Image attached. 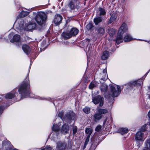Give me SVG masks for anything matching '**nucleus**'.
Returning a JSON list of instances; mask_svg holds the SVG:
<instances>
[{
    "label": "nucleus",
    "mask_w": 150,
    "mask_h": 150,
    "mask_svg": "<svg viewBox=\"0 0 150 150\" xmlns=\"http://www.w3.org/2000/svg\"><path fill=\"white\" fill-rule=\"evenodd\" d=\"M18 91L23 97H27L29 96L31 92L28 75H27L25 80L21 83L18 88Z\"/></svg>",
    "instance_id": "obj_1"
},
{
    "label": "nucleus",
    "mask_w": 150,
    "mask_h": 150,
    "mask_svg": "<svg viewBox=\"0 0 150 150\" xmlns=\"http://www.w3.org/2000/svg\"><path fill=\"white\" fill-rule=\"evenodd\" d=\"M47 18L46 15L43 12H41L36 15L35 19L37 23L41 25L44 23Z\"/></svg>",
    "instance_id": "obj_2"
},
{
    "label": "nucleus",
    "mask_w": 150,
    "mask_h": 150,
    "mask_svg": "<svg viewBox=\"0 0 150 150\" xmlns=\"http://www.w3.org/2000/svg\"><path fill=\"white\" fill-rule=\"evenodd\" d=\"M110 92L109 95L108 97L106 95L105 97L108 98L110 97V96L113 97H117L120 94L121 92L120 87V86H117V89L115 88V87L113 85H111L110 86Z\"/></svg>",
    "instance_id": "obj_3"
},
{
    "label": "nucleus",
    "mask_w": 150,
    "mask_h": 150,
    "mask_svg": "<svg viewBox=\"0 0 150 150\" xmlns=\"http://www.w3.org/2000/svg\"><path fill=\"white\" fill-rule=\"evenodd\" d=\"M93 101L95 104L100 103L99 106H102L104 103V98L100 95L98 96L93 99Z\"/></svg>",
    "instance_id": "obj_4"
},
{
    "label": "nucleus",
    "mask_w": 150,
    "mask_h": 150,
    "mask_svg": "<svg viewBox=\"0 0 150 150\" xmlns=\"http://www.w3.org/2000/svg\"><path fill=\"white\" fill-rule=\"evenodd\" d=\"M61 131L64 134H66L68 133L69 131V127L67 123L64 124L62 126Z\"/></svg>",
    "instance_id": "obj_5"
},
{
    "label": "nucleus",
    "mask_w": 150,
    "mask_h": 150,
    "mask_svg": "<svg viewBox=\"0 0 150 150\" xmlns=\"http://www.w3.org/2000/svg\"><path fill=\"white\" fill-rule=\"evenodd\" d=\"M36 24L34 22H31L26 26L25 29L27 30H31L35 29Z\"/></svg>",
    "instance_id": "obj_6"
},
{
    "label": "nucleus",
    "mask_w": 150,
    "mask_h": 150,
    "mask_svg": "<svg viewBox=\"0 0 150 150\" xmlns=\"http://www.w3.org/2000/svg\"><path fill=\"white\" fill-rule=\"evenodd\" d=\"M127 30V25L125 23H124L120 26L118 31V33L123 34L124 33L126 32Z\"/></svg>",
    "instance_id": "obj_7"
},
{
    "label": "nucleus",
    "mask_w": 150,
    "mask_h": 150,
    "mask_svg": "<svg viewBox=\"0 0 150 150\" xmlns=\"http://www.w3.org/2000/svg\"><path fill=\"white\" fill-rule=\"evenodd\" d=\"M139 81H135L128 83L126 85L128 88H130L134 86H141V83L139 82Z\"/></svg>",
    "instance_id": "obj_8"
},
{
    "label": "nucleus",
    "mask_w": 150,
    "mask_h": 150,
    "mask_svg": "<svg viewBox=\"0 0 150 150\" xmlns=\"http://www.w3.org/2000/svg\"><path fill=\"white\" fill-rule=\"evenodd\" d=\"M62 19V16L59 14H57L55 16L54 23L57 25H59L61 23Z\"/></svg>",
    "instance_id": "obj_9"
},
{
    "label": "nucleus",
    "mask_w": 150,
    "mask_h": 150,
    "mask_svg": "<svg viewBox=\"0 0 150 150\" xmlns=\"http://www.w3.org/2000/svg\"><path fill=\"white\" fill-rule=\"evenodd\" d=\"M67 144L65 143L59 142L57 143V148L58 150H64Z\"/></svg>",
    "instance_id": "obj_10"
},
{
    "label": "nucleus",
    "mask_w": 150,
    "mask_h": 150,
    "mask_svg": "<svg viewBox=\"0 0 150 150\" xmlns=\"http://www.w3.org/2000/svg\"><path fill=\"white\" fill-rule=\"evenodd\" d=\"M75 115V113L73 111H70L66 114L65 119L67 118L69 120L74 119Z\"/></svg>",
    "instance_id": "obj_11"
},
{
    "label": "nucleus",
    "mask_w": 150,
    "mask_h": 150,
    "mask_svg": "<svg viewBox=\"0 0 150 150\" xmlns=\"http://www.w3.org/2000/svg\"><path fill=\"white\" fill-rule=\"evenodd\" d=\"M62 37L64 39H67L71 38L72 36L69 31L63 32L61 34Z\"/></svg>",
    "instance_id": "obj_12"
},
{
    "label": "nucleus",
    "mask_w": 150,
    "mask_h": 150,
    "mask_svg": "<svg viewBox=\"0 0 150 150\" xmlns=\"http://www.w3.org/2000/svg\"><path fill=\"white\" fill-rule=\"evenodd\" d=\"M144 134L141 132H138L137 133L135 137L136 140L142 141Z\"/></svg>",
    "instance_id": "obj_13"
},
{
    "label": "nucleus",
    "mask_w": 150,
    "mask_h": 150,
    "mask_svg": "<svg viewBox=\"0 0 150 150\" xmlns=\"http://www.w3.org/2000/svg\"><path fill=\"white\" fill-rule=\"evenodd\" d=\"M102 117L103 116L99 113H95L93 116V120L95 122H97L101 119Z\"/></svg>",
    "instance_id": "obj_14"
},
{
    "label": "nucleus",
    "mask_w": 150,
    "mask_h": 150,
    "mask_svg": "<svg viewBox=\"0 0 150 150\" xmlns=\"http://www.w3.org/2000/svg\"><path fill=\"white\" fill-rule=\"evenodd\" d=\"M22 48L24 52L27 54H28L30 53V49L28 45H23Z\"/></svg>",
    "instance_id": "obj_15"
},
{
    "label": "nucleus",
    "mask_w": 150,
    "mask_h": 150,
    "mask_svg": "<svg viewBox=\"0 0 150 150\" xmlns=\"http://www.w3.org/2000/svg\"><path fill=\"white\" fill-rule=\"evenodd\" d=\"M79 30L76 28H73L69 31L71 36H75L78 33Z\"/></svg>",
    "instance_id": "obj_16"
},
{
    "label": "nucleus",
    "mask_w": 150,
    "mask_h": 150,
    "mask_svg": "<svg viewBox=\"0 0 150 150\" xmlns=\"http://www.w3.org/2000/svg\"><path fill=\"white\" fill-rule=\"evenodd\" d=\"M122 34L119 33L117 35L116 40H115V42L117 44H119L122 42Z\"/></svg>",
    "instance_id": "obj_17"
},
{
    "label": "nucleus",
    "mask_w": 150,
    "mask_h": 150,
    "mask_svg": "<svg viewBox=\"0 0 150 150\" xmlns=\"http://www.w3.org/2000/svg\"><path fill=\"white\" fill-rule=\"evenodd\" d=\"M96 30L97 34L100 36L103 35L105 32V29L101 27L98 28L96 29Z\"/></svg>",
    "instance_id": "obj_18"
},
{
    "label": "nucleus",
    "mask_w": 150,
    "mask_h": 150,
    "mask_svg": "<svg viewBox=\"0 0 150 150\" xmlns=\"http://www.w3.org/2000/svg\"><path fill=\"white\" fill-rule=\"evenodd\" d=\"M76 1L75 0H74L71 1L68 4V6L70 8L71 10L74 9L76 8Z\"/></svg>",
    "instance_id": "obj_19"
},
{
    "label": "nucleus",
    "mask_w": 150,
    "mask_h": 150,
    "mask_svg": "<svg viewBox=\"0 0 150 150\" xmlns=\"http://www.w3.org/2000/svg\"><path fill=\"white\" fill-rule=\"evenodd\" d=\"M119 132L123 135L127 133L128 132V129L126 128H121L118 130Z\"/></svg>",
    "instance_id": "obj_20"
},
{
    "label": "nucleus",
    "mask_w": 150,
    "mask_h": 150,
    "mask_svg": "<svg viewBox=\"0 0 150 150\" xmlns=\"http://www.w3.org/2000/svg\"><path fill=\"white\" fill-rule=\"evenodd\" d=\"M52 130L55 132V134L57 136L58 134L59 131V127L57 124H54L52 127Z\"/></svg>",
    "instance_id": "obj_21"
},
{
    "label": "nucleus",
    "mask_w": 150,
    "mask_h": 150,
    "mask_svg": "<svg viewBox=\"0 0 150 150\" xmlns=\"http://www.w3.org/2000/svg\"><path fill=\"white\" fill-rule=\"evenodd\" d=\"M20 40V36L18 35H15L13 38V39H11L10 42H18Z\"/></svg>",
    "instance_id": "obj_22"
},
{
    "label": "nucleus",
    "mask_w": 150,
    "mask_h": 150,
    "mask_svg": "<svg viewBox=\"0 0 150 150\" xmlns=\"http://www.w3.org/2000/svg\"><path fill=\"white\" fill-rule=\"evenodd\" d=\"M98 112L100 115L105 114L108 112V110L107 109L98 108L97 110Z\"/></svg>",
    "instance_id": "obj_23"
},
{
    "label": "nucleus",
    "mask_w": 150,
    "mask_h": 150,
    "mask_svg": "<svg viewBox=\"0 0 150 150\" xmlns=\"http://www.w3.org/2000/svg\"><path fill=\"white\" fill-rule=\"evenodd\" d=\"M123 40L125 42H128L132 40V38L129 35L127 34L124 37Z\"/></svg>",
    "instance_id": "obj_24"
},
{
    "label": "nucleus",
    "mask_w": 150,
    "mask_h": 150,
    "mask_svg": "<svg viewBox=\"0 0 150 150\" xmlns=\"http://www.w3.org/2000/svg\"><path fill=\"white\" fill-rule=\"evenodd\" d=\"M108 57V52L107 51H105L103 52L102 55L101 56L102 59L103 60H105Z\"/></svg>",
    "instance_id": "obj_25"
},
{
    "label": "nucleus",
    "mask_w": 150,
    "mask_h": 150,
    "mask_svg": "<svg viewBox=\"0 0 150 150\" xmlns=\"http://www.w3.org/2000/svg\"><path fill=\"white\" fill-rule=\"evenodd\" d=\"M108 88V86L105 84H101L100 87L101 91L104 92L107 91Z\"/></svg>",
    "instance_id": "obj_26"
},
{
    "label": "nucleus",
    "mask_w": 150,
    "mask_h": 150,
    "mask_svg": "<svg viewBox=\"0 0 150 150\" xmlns=\"http://www.w3.org/2000/svg\"><path fill=\"white\" fill-rule=\"evenodd\" d=\"M150 128V123H147L143 125L140 129L141 132H144L146 130L148 127Z\"/></svg>",
    "instance_id": "obj_27"
},
{
    "label": "nucleus",
    "mask_w": 150,
    "mask_h": 150,
    "mask_svg": "<svg viewBox=\"0 0 150 150\" xmlns=\"http://www.w3.org/2000/svg\"><path fill=\"white\" fill-rule=\"evenodd\" d=\"M95 25H97L102 21V18L100 17H96L93 20Z\"/></svg>",
    "instance_id": "obj_28"
},
{
    "label": "nucleus",
    "mask_w": 150,
    "mask_h": 150,
    "mask_svg": "<svg viewBox=\"0 0 150 150\" xmlns=\"http://www.w3.org/2000/svg\"><path fill=\"white\" fill-rule=\"evenodd\" d=\"M15 96V94L11 93H8L5 96V98L7 99H11Z\"/></svg>",
    "instance_id": "obj_29"
},
{
    "label": "nucleus",
    "mask_w": 150,
    "mask_h": 150,
    "mask_svg": "<svg viewBox=\"0 0 150 150\" xmlns=\"http://www.w3.org/2000/svg\"><path fill=\"white\" fill-rule=\"evenodd\" d=\"M97 86V84L95 81H92L91 82L89 86V88L91 89H92L96 87Z\"/></svg>",
    "instance_id": "obj_30"
},
{
    "label": "nucleus",
    "mask_w": 150,
    "mask_h": 150,
    "mask_svg": "<svg viewBox=\"0 0 150 150\" xmlns=\"http://www.w3.org/2000/svg\"><path fill=\"white\" fill-rule=\"evenodd\" d=\"M98 12H99V14L100 15H104L106 13L105 10L103 8L99 7L98 8Z\"/></svg>",
    "instance_id": "obj_31"
},
{
    "label": "nucleus",
    "mask_w": 150,
    "mask_h": 150,
    "mask_svg": "<svg viewBox=\"0 0 150 150\" xmlns=\"http://www.w3.org/2000/svg\"><path fill=\"white\" fill-rule=\"evenodd\" d=\"M115 32V30L112 28L109 30L108 31V33L110 37H112L114 35Z\"/></svg>",
    "instance_id": "obj_32"
},
{
    "label": "nucleus",
    "mask_w": 150,
    "mask_h": 150,
    "mask_svg": "<svg viewBox=\"0 0 150 150\" xmlns=\"http://www.w3.org/2000/svg\"><path fill=\"white\" fill-rule=\"evenodd\" d=\"M28 12L22 11L20 14L19 17L20 18H22L28 15Z\"/></svg>",
    "instance_id": "obj_33"
},
{
    "label": "nucleus",
    "mask_w": 150,
    "mask_h": 150,
    "mask_svg": "<svg viewBox=\"0 0 150 150\" xmlns=\"http://www.w3.org/2000/svg\"><path fill=\"white\" fill-rule=\"evenodd\" d=\"M146 147L150 150V139L146 140L145 142Z\"/></svg>",
    "instance_id": "obj_34"
},
{
    "label": "nucleus",
    "mask_w": 150,
    "mask_h": 150,
    "mask_svg": "<svg viewBox=\"0 0 150 150\" xmlns=\"http://www.w3.org/2000/svg\"><path fill=\"white\" fill-rule=\"evenodd\" d=\"M90 110L91 109L90 108L86 106L83 109V111L86 114H88L90 113Z\"/></svg>",
    "instance_id": "obj_35"
},
{
    "label": "nucleus",
    "mask_w": 150,
    "mask_h": 150,
    "mask_svg": "<svg viewBox=\"0 0 150 150\" xmlns=\"http://www.w3.org/2000/svg\"><path fill=\"white\" fill-rule=\"evenodd\" d=\"M90 136H89V135H87L86 138V139L85 141V142L84 146L83 147V149H84L86 147L89 139V138Z\"/></svg>",
    "instance_id": "obj_36"
},
{
    "label": "nucleus",
    "mask_w": 150,
    "mask_h": 150,
    "mask_svg": "<svg viewBox=\"0 0 150 150\" xmlns=\"http://www.w3.org/2000/svg\"><path fill=\"white\" fill-rule=\"evenodd\" d=\"M92 132V131L90 128H86L85 130L86 133L88 134L87 135H89V136H90Z\"/></svg>",
    "instance_id": "obj_37"
},
{
    "label": "nucleus",
    "mask_w": 150,
    "mask_h": 150,
    "mask_svg": "<svg viewBox=\"0 0 150 150\" xmlns=\"http://www.w3.org/2000/svg\"><path fill=\"white\" fill-rule=\"evenodd\" d=\"M104 74H100V78L101 80H103V81H105L108 78V76L107 74L106 78L105 77V76H104Z\"/></svg>",
    "instance_id": "obj_38"
},
{
    "label": "nucleus",
    "mask_w": 150,
    "mask_h": 150,
    "mask_svg": "<svg viewBox=\"0 0 150 150\" xmlns=\"http://www.w3.org/2000/svg\"><path fill=\"white\" fill-rule=\"evenodd\" d=\"M115 18H116L115 17V16H113V15H112L110 18V20L108 22V23H111L113 21L115 20Z\"/></svg>",
    "instance_id": "obj_39"
},
{
    "label": "nucleus",
    "mask_w": 150,
    "mask_h": 150,
    "mask_svg": "<svg viewBox=\"0 0 150 150\" xmlns=\"http://www.w3.org/2000/svg\"><path fill=\"white\" fill-rule=\"evenodd\" d=\"M93 25L91 23H89L86 26V28L88 30H91L93 27Z\"/></svg>",
    "instance_id": "obj_40"
},
{
    "label": "nucleus",
    "mask_w": 150,
    "mask_h": 150,
    "mask_svg": "<svg viewBox=\"0 0 150 150\" xmlns=\"http://www.w3.org/2000/svg\"><path fill=\"white\" fill-rule=\"evenodd\" d=\"M101 126L100 125H98L96 127L95 130L97 132H99L101 129Z\"/></svg>",
    "instance_id": "obj_41"
},
{
    "label": "nucleus",
    "mask_w": 150,
    "mask_h": 150,
    "mask_svg": "<svg viewBox=\"0 0 150 150\" xmlns=\"http://www.w3.org/2000/svg\"><path fill=\"white\" fill-rule=\"evenodd\" d=\"M77 128L76 126H74L73 127V134H75L77 132Z\"/></svg>",
    "instance_id": "obj_42"
},
{
    "label": "nucleus",
    "mask_w": 150,
    "mask_h": 150,
    "mask_svg": "<svg viewBox=\"0 0 150 150\" xmlns=\"http://www.w3.org/2000/svg\"><path fill=\"white\" fill-rule=\"evenodd\" d=\"M101 74H104V76H105V77L106 78L107 77V70L106 69H104L102 73Z\"/></svg>",
    "instance_id": "obj_43"
},
{
    "label": "nucleus",
    "mask_w": 150,
    "mask_h": 150,
    "mask_svg": "<svg viewBox=\"0 0 150 150\" xmlns=\"http://www.w3.org/2000/svg\"><path fill=\"white\" fill-rule=\"evenodd\" d=\"M4 109L3 107L0 106V115H1L3 112Z\"/></svg>",
    "instance_id": "obj_44"
},
{
    "label": "nucleus",
    "mask_w": 150,
    "mask_h": 150,
    "mask_svg": "<svg viewBox=\"0 0 150 150\" xmlns=\"http://www.w3.org/2000/svg\"><path fill=\"white\" fill-rule=\"evenodd\" d=\"M41 150H51V148L49 147H46L45 148Z\"/></svg>",
    "instance_id": "obj_45"
},
{
    "label": "nucleus",
    "mask_w": 150,
    "mask_h": 150,
    "mask_svg": "<svg viewBox=\"0 0 150 150\" xmlns=\"http://www.w3.org/2000/svg\"><path fill=\"white\" fill-rule=\"evenodd\" d=\"M63 115V113L62 112H60L58 113V116L60 117H62Z\"/></svg>",
    "instance_id": "obj_46"
},
{
    "label": "nucleus",
    "mask_w": 150,
    "mask_h": 150,
    "mask_svg": "<svg viewBox=\"0 0 150 150\" xmlns=\"http://www.w3.org/2000/svg\"><path fill=\"white\" fill-rule=\"evenodd\" d=\"M90 40L88 39H86V43L88 45V44L89 43Z\"/></svg>",
    "instance_id": "obj_47"
},
{
    "label": "nucleus",
    "mask_w": 150,
    "mask_h": 150,
    "mask_svg": "<svg viewBox=\"0 0 150 150\" xmlns=\"http://www.w3.org/2000/svg\"><path fill=\"white\" fill-rule=\"evenodd\" d=\"M6 142L7 143H10V142L8 141H4L3 142V144L5 143V142Z\"/></svg>",
    "instance_id": "obj_48"
},
{
    "label": "nucleus",
    "mask_w": 150,
    "mask_h": 150,
    "mask_svg": "<svg viewBox=\"0 0 150 150\" xmlns=\"http://www.w3.org/2000/svg\"><path fill=\"white\" fill-rule=\"evenodd\" d=\"M148 116L149 117L150 119V110L149 111V112H148Z\"/></svg>",
    "instance_id": "obj_49"
},
{
    "label": "nucleus",
    "mask_w": 150,
    "mask_h": 150,
    "mask_svg": "<svg viewBox=\"0 0 150 150\" xmlns=\"http://www.w3.org/2000/svg\"><path fill=\"white\" fill-rule=\"evenodd\" d=\"M88 49L89 50H90V48L89 47H88Z\"/></svg>",
    "instance_id": "obj_50"
},
{
    "label": "nucleus",
    "mask_w": 150,
    "mask_h": 150,
    "mask_svg": "<svg viewBox=\"0 0 150 150\" xmlns=\"http://www.w3.org/2000/svg\"><path fill=\"white\" fill-rule=\"evenodd\" d=\"M2 39V36L0 37V40Z\"/></svg>",
    "instance_id": "obj_51"
},
{
    "label": "nucleus",
    "mask_w": 150,
    "mask_h": 150,
    "mask_svg": "<svg viewBox=\"0 0 150 150\" xmlns=\"http://www.w3.org/2000/svg\"><path fill=\"white\" fill-rule=\"evenodd\" d=\"M13 150H18L17 149H13Z\"/></svg>",
    "instance_id": "obj_52"
},
{
    "label": "nucleus",
    "mask_w": 150,
    "mask_h": 150,
    "mask_svg": "<svg viewBox=\"0 0 150 150\" xmlns=\"http://www.w3.org/2000/svg\"><path fill=\"white\" fill-rule=\"evenodd\" d=\"M148 43L150 44V41H149L148 42Z\"/></svg>",
    "instance_id": "obj_53"
},
{
    "label": "nucleus",
    "mask_w": 150,
    "mask_h": 150,
    "mask_svg": "<svg viewBox=\"0 0 150 150\" xmlns=\"http://www.w3.org/2000/svg\"><path fill=\"white\" fill-rule=\"evenodd\" d=\"M22 21V22H23V20H21V21Z\"/></svg>",
    "instance_id": "obj_54"
},
{
    "label": "nucleus",
    "mask_w": 150,
    "mask_h": 150,
    "mask_svg": "<svg viewBox=\"0 0 150 150\" xmlns=\"http://www.w3.org/2000/svg\"><path fill=\"white\" fill-rule=\"evenodd\" d=\"M22 21V22H23V20H21V21Z\"/></svg>",
    "instance_id": "obj_55"
},
{
    "label": "nucleus",
    "mask_w": 150,
    "mask_h": 150,
    "mask_svg": "<svg viewBox=\"0 0 150 150\" xmlns=\"http://www.w3.org/2000/svg\"><path fill=\"white\" fill-rule=\"evenodd\" d=\"M22 21V22H23V20H21V21Z\"/></svg>",
    "instance_id": "obj_56"
},
{
    "label": "nucleus",
    "mask_w": 150,
    "mask_h": 150,
    "mask_svg": "<svg viewBox=\"0 0 150 150\" xmlns=\"http://www.w3.org/2000/svg\"><path fill=\"white\" fill-rule=\"evenodd\" d=\"M22 21V22H23V20H21V21Z\"/></svg>",
    "instance_id": "obj_57"
},
{
    "label": "nucleus",
    "mask_w": 150,
    "mask_h": 150,
    "mask_svg": "<svg viewBox=\"0 0 150 150\" xmlns=\"http://www.w3.org/2000/svg\"><path fill=\"white\" fill-rule=\"evenodd\" d=\"M0 150H2L1 149H0Z\"/></svg>",
    "instance_id": "obj_58"
},
{
    "label": "nucleus",
    "mask_w": 150,
    "mask_h": 150,
    "mask_svg": "<svg viewBox=\"0 0 150 150\" xmlns=\"http://www.w3.org/2000/svg\"><path fill=\"white\" fill-rule=\"evenodd\" d=\"M149 98L150 99V96H149Z\"/></svg>",
    "instance_id": "obj_59"
},
{
    "label": "nucleus",
    "mask_w": 150,
    "mask_h": 150,
    "mask_svg": "<svg viewBox=\"0 0 150 150\" xmlns=\"http://www.w3.org/2000/svg\"><path fill=\"white\" fill-rule=\"evenodd\" d=\"M149 130H150V129Z\"/></svg>",
    "instance_id": "obj_60"
}]
</instances>
